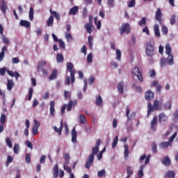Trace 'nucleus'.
Here are the masks:
<instances>
[{"mask_svg":"<svg viewBox=\"0 0 178 178\" xmlns=\"http://www.w3.org/2000/svg\"><path fill=\"white\" fill-rule=\"evenodd\" d=\"M154 111H161V107H159V101L154 100L153 106L151 103L147 104V116H149Z\"/></svg>","mask_w":178,"mask_h":178,"instance_id":"f03ea898","label":"nucleus"},{"mask_svg":"<svg viewBox=\"0 0 178 178\" xmlns=\"http://www.w3.org/2000/svg\"><path fill=\"white\" fill-rule=\"evenodd\" d=\"M48 27H52L54 26V15H51L47 19Z\"/></svg>","mask_w":178,"mask_h":178,"instance_id":"72a5a7b5","label":"nucleus"},{"mask_svg":"<svg viewBox=\"0 0 178 178\" xmlns=\"http://www.w3.org/2000/svg\"><path fill=\"white\" fill-rule=\"evenodd\" d=\"M145 159V165H148V163H149V159H151V155H148L147 156V155L143 154V156H141L140 158L139 159L140 163H143V161H144Z\"/></svg>","mask_w":178,"mask_h":178,"instance_id":"9d476101","label":"nucleus"},{"mask_svg":"<svg viewBox=\"0 0 178 178\" xmlns=\"http://www.w3.org/2000/svg\"><path fill=\"white\" fill-rule=\"evenodd\" d=\"M145 98L147 101H151V99H154V92L151 90H147L145 92Z\"/></svg>","mask_w":178,"mask_h":178,"instance_id":"ddd939ff","label":"nucleus"},{"mask_svg":"<svg viewBox=\"0 0 178 178\" xmlns=\"http://www.w3.org/2000/svg\"><path fill=\"white\" fill-rule=\"evenodd\" d=\"M161 162L163 165H164L165 166H169L171 163L170 159L169 158V156H165L163 158L161 159Z\"/></svg>","mask_w":178,"mask_h":178,"instance_id":"6ab92c4d","label":"nucleus"},{"mask_svg":"<svg viewBox=\"0 0 178 178\" xmlns=\"http://www.w3.org/2000/svg\"><path fill=\"white\" fill-rule=\"evenodd\" d=\"M77 12H79V6H74L72 7L70 11H69V15H76V13H77Z\"/></svg>","mask_w":178,"mask_h":178,"instance_id":"c85d7f7f","label":"nucleus"},{"mask_svg":"<svg viewBox=\"0 0 178 178\" xmlns=\"http://www.w3.org/2000/svg\"><path fill=\"white\" fill-rule=\"evenodd\" d=\"M13 86H15V83L12 80H8L7 82V88L8 91H10L13 88Z\"/></svg>","mask_w":178,"mask_h":178,"instance_id":"473e14b6","label":"nucleus"},{"mask_svg":"<svg viewBox=\"0 0 178 178\" xmlns=\"http://www.w3.org/2000/svg\"><path fill=\"white\" fill-rule=\"evenodd\" d=\"M72 134V142L74 144L77 143V131H76V128H73L71 132Z\"/></svg>","mask_w":178,"mask_h":178,"instance_id":"9b49d317","label":"nucleus"},{"mask_svg":"<svg viewBox=\"0 0 178 178\" xmlns=\"http://www.w3.org/2000/svg\"><path fill=\"white\" fill-rule=\"evenodd\" d=\"M144 168H145V165H144L140 166V169L138 173V178H142L143 176H144Z\"/></svg>","mask_w":178,"mask_h":178,"instance_id":"f704fd0d","label":"nucleus"},{"mask_svg":"<svg viewBox=\"0 0 178 178\" xmlns=\"http://www.w3.org/2000/svg\"><path fill=\"white\" fill-rule=\"evenodd\" d=\"M132 88H136V90L138 91V92H141L143 91V88L140 86H137L136 83L132 84Z\"/></svg>","mask_w":178,"mask_h":178,"instance_id":"603ef678","label":"nucleus"},{"mask_svg":"<svg viewBox=\"0 0 178 178\" xmlns=\"http://www.w3.org/2000/svg\"><path fill=\"white\" fill-rule=\"evenodd\" d=\"M143 33H145V34H147V35H149V29H148V26H145L143 29Z\"/></svg>","mask_w":178,"mask_h":178,"instance_id":"338daca9","label":"nucleus"},{"mask_svg":"<svg viewBox=\"0 0 178 178\" xmlns=\"http://www.w3.org/2000/svg\"><path fill=\"white\" fill-rule=\"evenodd\" d=\"M63 168H64V170H66L67 172V173H72V168H70V167H69L66 165H64Z\"/></svg>","mask_w":178,"mask_h":178,"instance_id":"e2e57ef3","label":"nucleus"},{"mask_svg":"<svg viewBox=\"0 0 178 178\" xmlns=\"http://www.w3.org/2000/svg\"><path fill=\"white\" fill-rule=\"evenodd\" d=\"M19 24L22 27H26V29H30L31 24H30V22H29V21L21 20Z\"/></svg>","mask_w":178,"mask_h":178,"instance_id":"cd10ccee","label":"nucleus"},{"mask_svg":"<svg viewBox=\"0 0 178 178\" xmlns=\"http://www.w3.org/2000/svg\"><path fill=\"white\" fill-rule=\"evenodd\" d=\"M97 176L99 177H102L104 176H106V171H105V170H102L98 171Z\"/></svg>","mask_w":178,"mask_h":178,"instance_id":"c03bdc74","label":"nucleus"},{"mask_svg":"<svg viewBox=\"0 0 178 178\" xmlns=\"http://www.w3.org/2000/svg\"><path fill=\"white\" fill-rule=\"evenodd\" d=\"M157 148H158V146L156 145V143H153L152 146V149L154 154H156V152H157L158 151Z\"/></svg>","mask_w":178,"mask_h":178,"instance_id":"864d4df0","label":"nucleus"},{"mask_svg":"<svg viewBox=\"0 0 178 178\" xmlns=\"http://www.w3.org/2000/svg\"><path fill=\"white\" fill-rule=\"evenodd\" d=\"M165 54L166 55H172V47L170 44L165 45Z\"/></svg>","mask_w":178,"mask_h":178,"instance_id":"4c0bfd02","label":"nucleus"},{"mask_svg":"<svg viewBox=\"0 0 178 178\" xmlns=\"http://www.w3.org/2000/svg\"><path fill=\"white\" fill-rule=\"evenodd\" d=\"M122 58V51L119 49L116 50V59L117 60H120Z\"/></svg>","mask_w":178,"mask_h":178,"instance_id":"49530a36","label":"nucleus"},{"mask_svg":"<svg viewBox=\"0 0 178 178\" xmlns=\"http://www.w3.org/2000/svg\"><path fill=\"white\" fill-rule=\"evenodd\" d=\"M19 149H20V146L19 144H15L13 147L14 154H19Z\"/></svg>","mask_w":178,"mask_h":178,"instance_id":"8fccbe9b","label":"nucleus"},{"mask_svg":"<svg viewBox=\"0 0 178 178\" xmlns=\"http://www.w3.org/2000/svg\"><path fill=\"white\" fill-rule=\"evenodd\" d=\"M177 136V132L174 133L170 138H169V143H173V140L176 138V136Z\"/></svg>","mask_w":178,"mask_h":178,"instance_id":"052dcab7","label":"nucleus"},{"mask_svg":"<svg viewBox=\"0 0 178 178\" xmlns=\"http://www.w3.org/2000/svg\"><path fill=\"white\" fill-rule=\"evenodd\" d=\"M134 6H136V0H131L128 3V8H134Z\"/></svg>","mask_w":178,"mask_h":178,"instance_id":"680f3d73","label":"nucleus"},{"mask_svg":"<svg viewBox=\"0 0 178 178\" xmlns=\"http://www.w3.org/2000/svg\"><path fill=\"white\" fill-rule=\"evenodd\" d=\"M96 105L97 106H101L102 105V97H101V95L96 97Z\"/></svg>","mask_w":178,"mask_h":178,"instance_id":"e433bc0d","label":"nucleus"},{"mask_svg":"<svg viewBox=\"0 0 178 178\" xmlns=\"http://www.w3.org/2000/svg\"><path fill=\"white\" fill-rule=\"evenodd\" d=\"M154 35L159 38L161 37V32H159V25L158 24H155L154 26Z\"/></svg>","mask_w":178,"mask_h":178,"instance_id":"a211bd4d","label":"nucleus"},{"mask_svg":"<svg viewBox=\"0 0 178 178\" xmlns=\"http://www.w3.org/2000/svg\"><path fill=\"white\" fill-rule=\"evenodd\" d=\"M119 141V136H115V138L113 140V144H112V148H115L116 145H118V143Z\"/></svg>","mask_w":178,"mask_h":178,"instance_id":"a18cd8bd","label":"nucleus"},{"mask_svg":"<svg viewBox=\"0 0 178 178\" xmlns=\"http://www.w3.org/2000/svg\"><path fill=\"white\" fill-rule=\"evenodd\" d=\"M45 65H47V61L44 60L39 61L37 66L38 72H41V70L44 69Z\"/></svg>","mask_w":178,"mask_h":178,"instance_id":"4468645a","label":"nucleus"},{"mask_svg":"<svg viewBox=\"0 0 178 178\" xmlns=\"http://www.w3.org/2000/svg\"><path fill=\"white\" fill-rule=\"evenodd\" d=\"M2 35V40L3 41L4 44H10V40L9 38H6L5 35Z\"/></svg>","mask_w":178,"mask_h":178,"instance_id":"3c124183","label":"nucleus"},{"mask_svg":"<svg viewBox=\"0 0 178 178\" xmlns=\"http://www.w3.org/2000/svg\"><path fill=\"white\" fill-rule=\"evenodd\" d=\"M6 143L9 148H12V147H13V145L12 144V141L9 138H6Z\"/></svg>","mask_w":178,"mask_h":178,"instance_id":"5fc2aeb1","label":"nucleus"},{"mask_svg":"<svg viewBox=\"0 0 178 178\" xmlns=\"http://www.w3.org/2000/svg\"><path fill=\"white\" fill-rule=\"evenodd\" d=\"M64 159L65 161V165H69V163H70V156L69 154L66 153L64 154Z\"/></svg>","mask_w":178,"mask_h":178,"instance_id":"58836bf2","label":"nucleus"},{"mask_svg":"<svg viewBox=\"0 0 178 178\" xmlns=\"http://www.w3.org/2000/svg\"><path fill=\"white\" fill-rule=\"evenodd\" d=\"M73 106V101H70L68 103V105L67 106V111L68 112H70V111H72V107Z\"/></svg>","mask_w":178,"mask_h":178,"instance_id":"4d7b16f0","label":"nucleus"},{"mask_svg":"<svg viewBox=\"0 0 178 178\" xmlns=\"http://www.w3.org/2000/svg\"><path fill=\"white\" fill-rule=\"evenodd\" d=\"M54 130L56 131V133H58L59 136H61L62 131L63 130V120H61L60 121V126L59 129L56 126L54 127Z\"/></svg>","mask_w":178,"mask_h":178,"instance_id":"f8f14e48","label":"nucleus"},{"mask_svg":"<svg viewBox=\"0 0 178 178\" xmlns=\"http://www.w3.org/2000/svg\"><path fill=\"white\" fill-rule=\"evenodd\" d=\"M132 77H136L139 83L144 81V77H143V72L140 70V68L135 67L131 70Z\"/></svg>","mask_w":178,"mask_h":178,"instance_id":"7ed1b4c3","label":"nucleus"},{"mask_svg":"<svg viewBox=\"0 0 178 178\" xmlns=\"http://www.w3.org/2000/svg\"><path fill=\"white\" fill-rule=\"evenodd\" d=\"M168 55V57H167V63L168 65H174L175 63V60H173V55L172 54H167Z\"/></svg>","mask_w":178,"mask_h":178,"instance_id":"bb28decb","label":"nucleus"},{"mask_svg":"<svg viewBox=\"0 0 178 178\" xmlns=\"http://www.w3.org/2000/svg\"><path fill=\"white\" fill-rule=\"evenodd\" d=\"M163 16V14H162V11L161 10V8H157L156 13H155V19L159 22V24L162 26V17Z\"/></svg>","mask_w":178,"mask_h":178,"instance_id":"0eeeda50","label":"nucleus"},{"mask_svg":"<svg viewBox=\"0 0 178 178\" xmlns=\"http://www.w3.org/2000/svg\"><path fill=\"white\" fill-rule=\"evenodd\" d=\"M33 91L34 90L33 89V88H29L28 101H31V98H33Z\"/></svg>","mask_w":178,"mask_h":178,"instance_id":"de8ad7c7","label":"nucleus"},{"mask_svg":"<svg viewBox=\"0 0 178 178\" xmlns=\"http://www.w3.org/2000/svg\"><path fill=\"white\" fill-rule=\"evenodd\" d=\"M67 70L70 73L71 83H74V74H76V70H74V65L72 63H67Z\"/></svg>","mask_w":178,"mask_h":178,"instance_id":"39448f33","label":"nucleus"},{"mask_svg":"<svg viewBox=\"0 0 178 178\" xmlns=\"http://www.w3.org/2000/svg\"><path fill=\"white\" fill-rule=\"evenodd\" d=\"M79 120L81 124H86L87 122V119L86 118V116L83 114L79 115Z\"/></svg>","mask_w":178,"mask_h":178,"instance_id":"c756f323","label":"nucleus"},{"mask_svg":"<svg viewBox=\"0 0 178 178\" xmlns=\"http://www.w3.org/2000/svg\"><path fill=\"white\" fill-rule=\"evenodd\" d=\"M50 14L51 16H54L55 19L57 20V22H59L60 20V15L58 14L56 11H52V8H50L49 10Z\"/></svg>","mask_w":178,"mask_h":178,"instance_id":"412c9836","label":"nucleus"},{"mask_svg":"<svg viewBox=\"0 0 178 178\" xmlns=\"http://www.w3.org/2000/svg\"><path fill=\"white\" fill-rule=\"evenodd\" d=\"M29 19L30 20H34V8L33 7H30Z\"/></svg>","mask_w":178,"mask_h":178,"instance_id":"ea45409f","label":"nucleus"},{"mask_svg":"<svg viewBox=\"0 0 178 178\" xmlns=\"http://www.w3.org/2000/svg\"><path fill=\"white\" fill-rule=\"evenodd\" d=\"M156 124H158V117L154 116L150 122V128L152 131H155L156 130Z\"/></svg>","mask_w":178,"mask_h":178,"instance_id":"6e6552de","label":"nucleus"},{"mask_svg":"<svg viewBox=\"0 0 178 178\" xmlns=\"http://www.w3.org/2000/svg\"><path fill=\"white\" fill-rule=\"evenodd\" d=\"M159 123H165L168 120V116L165 115V113H161L158 115Z\"/></svg>","mask_w":178,"mask_h":178,"instance_id":"1a4fd4ad","label":"nucleus"},{"mask_svg":"<svg viewBox=\"0 0 178 178\" xmlns=\"http://www.w3.org/2000/svg\"><path fill=\"white\" fill-rule=\"evenodd\" d=\"M176 173L174 171L170 170L165 173L164 178H175Z\"/></svg>","mask_w":178,"mask_h":178,"instance_id":"b1692460","label":"nucleus"},{"mask_svg":"<svg viewBox=\"0 0 178 178\" xmlns=\"http://www.w3.org/2000/svg\"><path fill=\"white\" fill-rule=\"evenodd\" d=\"M58 177H59V167L58 166V164H56L54 167L53 177L58 178Z\"/></svg>","mask_w":178,"mask_h":178,"instance_id":"f3484780","label":"nucleus"},{"mask_svg":"<svg viewBox=\"0 0 178 178\" xmlns=\"http://www.w3.org/2000/svg\"><path fill=\"white\" fill-rule=\"evenodd\" d=\"M65 60V58L63 57V54H58L56 56V61L58 63H61V62H63Z\"/></svg>","mask_w":178,"mask_h":178,"instance_id":"7c9ffc66","label":"nucleus"},{"mask_svg":"<svg viewBox=\"0 0 178 178\" xmlns=\"http://www.w3.org/2000/svg\"><path fill=\"white\" fill-rule=\"evenodd\" d=\"M126 109H127L126 114H127V120H131V119H133V118H136L135 112H132L131 113V115L129 116V115L130 114V108H129V106H127Z\"/></svg>","mask_w":178,"mask_h":178,"instance_id":"2eb2a0df","label":"nucleus"},{"mask_svg":"<svg viewBox=\"0 0 178 178\" xmlns=\"http://www.w3.org/2000/svg\"><path fill=\"white\" fill-rule=\"evenodd\" d=\"M131 32V29L130 28V24L129 23H123L121 26V29L120 30V35H123V34H130Z\"/></svg>","mask_w":178,"mask_h":178,"instance_id":"423d86ee","label":"nucleus"},{"mask_svg":"<svg viewBox=\"0 0 178 178\" xmlns=\"http://www.w3.org/2000/svg\"><path fill=\"white\" fill-rule=\"evenodd\" d=\"M56 77H58V70H53L51 75L49 76V80L50 81L55 80Z\"/></svg>","mask_w":178,"mask_h":178,"instance_id":"4be33fe9","label":"nucleus"},{"mask_svg":"<svg viewBox=\"0 0 178 178\" xmlns=\"http://www.w3.org/2000/svg\"><path fill=\"white\" fill-rule=\"evenodd\" d=\"M169 145H172L170 142H163L161 143L160 147L161 148H168Z\"/></svg>","mask_w":178,"mask_h":178,"instance_id":"a19ab883","label":"nucleus"},{"mask_svg":"<svg viewBox=\"0 0 178 178\" xmlns=\"http://www.w3.org/2000/svg\"><path fill=\"white\" fill-rule=\"evenodd\" d=\"M167 63H168V60H167L166 58H162L161 59V66H166Z\"/></svg>","mask_w":178,"mask_h":178,"instance_id":"0e129e2a","label":"nucleus"},{"mask_svg":"<svg viewBox=\"0 0 178 178\" xmlns=\"http://www.w3.org/2000/svg\"><path fill=\"white\" fill-rule=\"evenodd\" d=\"M161 31L163 33V34H164L165 35H166V34H168V27L166 26V25H163L162 29H161Z\"/></svg>","mask_w":178,"mask_h":178,"instance_id":"13d9d810","label":"nucleus"},{"mask_svg":"<svg viewBox=\"0 0 178 178\" xmlns=\"http://www.w3.org/2000/svg\"><path fill=\"white\" fill-rule=\"evenodd\" d=\"M165 109H172V102H168L167 103H165Z\"/></svg>","mask_w":178,"mask_h":178,"instance_id":"bf43d9fd","label":"nucleus"},{"mask_svg":"<svg viewBox=\"0 0 178 178\" xmlns=\"http://www.w3.org/2000/svg\"><path fill=\"white\" fill-rule=\"evenodd\" d=\"M145 54L147 56H149V58H152V56L155 55V47H154V44L147 43Z\"/></svg>","mask_w":178,"mask_h":178,"instance_id":"20e7f679","label":"nucleus"},{"mask_svg":"<svg viewBox=\"0 0 178 178\" xmlns=\"http://www.w3.org/2000/svg\"><path fill=\"white\" fill-rule=\"evenodd\" d=\"M1 10L3 15L6 13V3L5 2V0H3L1 2Z\"/></svg>","mask_w":178,"mask_h":178,"instance_id":"2f4dec72","label":"nucleus"},{"mask_svg":"<svg viewBox=\"0 0 178 178\" xmlns=\"http://www.w3.org/2000/svg\"><path fill=\"white\" fill-rule=\"evenodd\" d=\"M124 88V83L123 81L119 82L118 85V91L120 94H123Z\"/></svg>","mask_w":178,"mask_h":178,"instance_id":"aec40b11","label":"nucleus"},{"mask_svg":"<svg viewBox=\"0 0 178 178\" xmlns=\"http://www.w3.org/2000/svg\"><path fill=\"white\" fill-rule=\"evenodd\" d=\"M124 158L125 161H127V159H129V145H124Z\"/></svg>","mask_w":178,"mask_h":178,"instance_id":"a878e982","label":"nucleus"},{"mask_svg":"<svg viewBox=\"0 0 178 178\" xmlns=\"http://www.w3.org/2000/svg\"><path fill=\"white\" fill-rule=\"evenodd\" d=\"M50 114L51 116H55V102L51 101L50 102Z\"/></svg>","mask_w":178,"mask_h":178,"instance_id":"5701e85b","label":"nucleus"},{"mask_svg":"<svg viewBox=\"0 0 178 178\" xmlns=\"http://www.w3.org/2000/svg\"><path fill=\"white\" fill-rule=\"evenodd\" d=\"M87 62L88 63H91L92 62V54H89L87 56Z\"/></svg>","mask_w":178,"mask_h":178,"instance_id":"69168bd1","label":"nucleus"},{"mask_svg":"<svg viewBox=\"0 0 178 178\" xmlns=\"http://www.w3.org/2000/svg\"><path fill=\"white\" fill-rule=\"evenodd\" d=\"M0 122L1 124H5V122H6V115H5V114L1 115Z\"/></svg>","mask_w":178,"mask_h":178,"instance_id":"09e8293b","label":"nucleus"},{"mask_svg":"<svg viewBox=\"0 0 178 178\" xmlns=\"http://www.w3.org/2000/svg\"><path fill=\"white\" fill-rule=\"evenodd\" d=\"M8 51V48L6 46L2 47L1 51L0 53V62L3 60V58H5V51Z\"/></svg>","mask_w":178,"mask_h":178,"instance_id":"393cba45","label":"nucleus"},{"mask_svg":"<svg viewBox=\"0 0 178 178\" xmlns=\"http://www.w3.org/2000/svg\"><path fill=\"white\" fill-rule=\"evenodd\" d=\"M58 42H59V47H60V49L65 48V43H64L63 40H59Z\"/></svg>","mask_w":178,"mask_h":178,"instance_id":"774afa93","label":"nucleus"},{"mask_svg":"<svg viewBox=\"0 0 178 178\" xmlns=\"http://www.w3.org/2000/svg\"><path fill=\"white\" fill-rule=\"evenodd\" d=\"M88 43L90 48H92V44H94L92 36H88Z\"/></svg>","mask_w":178,"mask_h":178,"instance_id":"6e6d98bb","label":"nucleus"},{"mask_svg":"<svg viewBox=\"0 0 178 178\" xmlns=\"http://www.w3.org/2000/svg\"><path fill=\"white\" fill-rule=\"evenodd\" d=\"M127 178H130L131 176L133 175V170H131V166L127 167Z\"/></svg>","mask_w":178,"mask_h":178,"instance_id":"c9c22d12","label":"nucleus"},{"mask_svg":"<svg viewBox=\"0 0 178 178\" xmlns=\"http://www.w3.org/2000/svg\"><path fill=\"white\" fill-rule=\"evenodd\" d=\"M139 26H145L147 24V17H144L138 22Z\"/></svg>","mask_w":178,"mask_h":178,"instance_id":"79ce46f5","label":"nucleus"},{"mask_svg":"<svg viewBox=\"0 0 178 178\" xmlns=\"http://www.w3.org/2000/svg\"><path fill=\"white\" fill-rule=\"evenodd\" d=\"M94 20H95V23L97 26V30H100L101 29V21H98V18H97V17H95Z\"/></svg>","mask_w":178,"mask_h":178,"instance_id":"37998d69","label":"nucleus"},{"mask_svg":"<svg viewBox=\"0 0 178 178\" xmlns=\"http://www.w3.org/2000/svg\"><path fill=\"white\" fill-rule=\"evenodd\" d=\"M93 27H94V25H92V24L86 23L84 25V29L86 30V31H87V33H88V34H91V33H92Z\"/></svg>","mask_w":178,"mask_h":178,"instance_id":"dca6fc26","label":"nucleus"},{"mask_svg":"<svg viewBox=\"0 0 178 178\" xmlns=\"http://www.w3.org/2000/svg\"><path fill=\"white\" fill-rule=\"evenodd\" d=\"M97 152H99V147H95L92 149V154L88 156V161L85 164L86 169H90L91 165L94 163V158H95V155H97Z\"/></svg>","mask_w":178,"mask_h":178,"instance_id":"f257e3e1","label":"nucleus"}]
</instances>
